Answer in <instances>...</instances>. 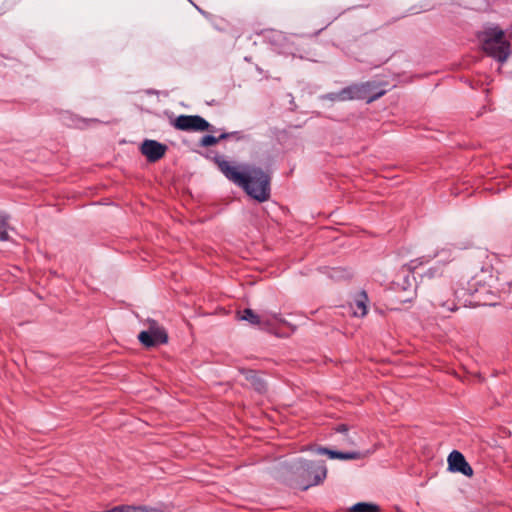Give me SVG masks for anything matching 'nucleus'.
Segmentation results:
<instances>
[{
    "instance_id": "nucleus-1",
    "label": "nucleus",
    "mask_w": 512,
    "mask_h": 512,
    "mask_svg": "<svg viewBox=\"0 0 512 512\" xmlns=\"http://www.w3.org/2000/svg\"><path fill=\"white\" fill-rule=\"evenodd\" d=\"M219 170L234 184L241 187L250 197L258 202H265L270 198V176L259 167L246 166L239 171L231 162L217 158Z\"/></svg>"
},
{
    "instance_id": "nucleus-17",
    "label": "nucleus",
    "mask_w": 512,
    "mask_h": 512,
    "mask_svg": "<svg viewBox=\"0 0 512 512\" xmlns=\"http://www.w3.org/2000/svg\"><path fill=\"white\" fill-rule=\"evenodd\" d=\"M8 223L7 217L0 212V240L8 239Z\"/></svg>"
},
{
    "instance_id": "nucleus-4",
    "label": "nucleus",
    "mask_w": 512,
    "mask_h": 512,
    "mask_svg": "<svg viewBox=\"0 0 512 512\" xmlns=\"http://www.w3.org/2000/svg\"><path fill=\"white\" fill-rule=\"evenodd\" d=\"M511 38L512 33L507 39L505 32L499 27L488 28L479 36L483 51L501 63L505 62L511 53Z\"/></svg>"
},
{
    "instance_id": "nucleus-11",
    "label": "nucleus",
    "mask_w": 512,
    "mask_h": 512,
    "mask_svg": "<svg viewBox=\"0 0 512 512\" xmlns=\"http://www.w3.org/2000/svg\"><path fill=\"white\" fill-rule=\"evenodd\" d=\"M245 380L259 393H263L267 389L264 379L254 370H242Z\"/></svg>"
},
{
    "instance_id": "nucleus-15",
    "label": "nucleus",
    "mask_w": 512,
    "mask_h": 512,
    "mask_svg": "<svg viewBox=\"0 0 512 512\" xmlns=\"http://www.w3.org/2000/svg\"><path fill=\"white\" fill-rule=\"evenodd\" d=\"M379 511H380L379 506L372 504V503H366V502L356 503L349 508V512H379Z\"/></svg>"
},
{
    "instance_id": "nucleus-8",
    "label": "nucleus",
    "mask_w": 512,
    "mask_h": 512,
    "mask_svg": "<svg viewBox=\"0 0 512 512\" xmlns=\"http://www.w3.org/2000/svg\"><path fill=\"white\" fill-rule=\"evenodd\" d=\"M448 468L452 472H459L465 476L471 477L473 469L466 461L465 457L459 451H452L448 456Z\"/></svg>"
},
{
    "instance_id": "nucleus-16",
    "label": "nucleus",
    "mask_w": 512,
    "mask_h": 512,
    "mask_svg": "<svg viewBox=\"0 0 512 512\" xmlns=\"http://www.w3.org/2000/svg\"><path fill=\"white\" fill-rule=\"evenodd\" d=\"M228 136H229V134H227V133H223L219 137H215L212 135H205L201 139V145L203 147H210V146L216 145L221 139H225Z\"/></svg>"
},
{
    "instance_id": "nucleus-14",
    "label": "nucleus",
    "mask_w": 512,
    "mask_h": 512,
    "mask_svg": "<svg viewBox=\"0 0 512 512\" xmlns=\"http://www.w3.org/2000/svg\"><path fill=\"white\" fill-rule=\"evenodd\" d=\"M335 431L344 435L343 442L345 445H347V446H355L356 445L355 436L357 434L356 433H354V435L348 434L349 428L346 424H339L335 428Z\"/></svg>"
},
{
    "instance_id": "nucleus-13",
    "label": "nucleus",
    "mask_w": 512,
    "mask_h": 512,
    "mask_svg": "<svg viewBox=\"0 0 512 512\" xmlns=\"http://www.w3.org/2000/svg\"><path fill=\"white\" fill-rule=\"evenodd\" d=\"M367 303H368V296L365 291L359 292L355 299L354 303L352 305L353 308V314L355 316L363 317L367 314Z\"/></svg>"
},
{
    "instance_id": "nucleus-7",
    "label": "nucleus",
    "mask_w": 512,
    "mask_h": 512,
    "mask_svg": "<svg viewBox=\"0 0 512 512\" xmlns=\"http://www.w3.org/2000/svg\"><path fill=\"white\" fill-rule=\"evenodd\" d=\"M173 125L181 131H206L210 128V124L198 115H180Z\"/></svg>"
},
{
    "instance_id": "nucleus-5",
    "label": "nucleus",
    "mask_w": 512,
    "mask_h": 512,
    "mask_svg": "<svg viewBox=\"0 0 512 512\" xmlns=\"http://www.w3.org/2000/svg\"><path fill=\"white\" fill-rule=\"evenodd\" d=\"M371 87L372 84L370 82L361 85H351L343 88L337 93H331L327 97L332 101H348L367 98L368 102H371L385 94V90H381L373 96H368V92H370Z\"/></svg>"
},
{
    "instance_id": "nucleus-6",
    "label": "nucleus",
    "mask_w": 512,
    "mask_h": 512,
    "mask_svg": "<svg viewBox=\"0 0 512 512\" xmlns=\"http://www.w3.org/2000/svg\"><path fill=\"white\" fill-rule=\"evenodd\" d=\"M146 324L147 329L138 335V340L143 346L151 348L168 342L166 330L157 321L149 319Z\"/></svg>"
},
{
    "instance_id": "nucleus-3",
    "label": "nucleus",
    "mask_w": 512,
    "mask_h": 512,
    "mask_svg": "<svg viewBox=\"0 0 512 512\" xmlns=\"http://www.w3.org/2000/svg\"><path fill=\"white\" fill-rule=\"evenodd\" d=\"M281 475L285 481L294 483L302 490L318 485L327 476V468L324 461H307L298 459L281 467Z\"/></svg>"
},
{
    "instance_id": "nucleus-9",
    "label": "nucleus",
    "mask_w": 512,
    "mask_h": 512,
    "mask_svg": "<svg viewBox=\"0 0 512 512\" xmlns=\"http://www.w3.org/2000/svg\"><path fill=\"white\" fill-rule=\"evenodd\" d=\"M313 451L320 455H327L330 459H339V460H356L363 459L370 455L371 452L365 451H348V452H340L331 450L325 447H315Z\"/></svg>"
},
{
    "instance_id": "nucleus-10",
    "label": "nucleus",
    "mask_w": 512,
    "mask_h": 512,
    "mask_svg": "<svg viewBox=\"0 0 512 512\" xmlns=\"http://www.w3.org/2000/svg\"><path fill=\"white\" fill-rule=\"evenodd\" d=\"M167 150V146L155 140H145L141 145V152L149 162L160 160Z\"/></svg>"
},
{
    "instance_id": "nucleus-12",
    "label": "nucleus",
    "mask_w": 512,
    "mask_h": 512,
    "mask_svg": "<svg viewBox=\"0 0 512 512\" xmlns=\"http://www.w3.org/2000/svg\"><path fill=\"white\" fill-rule=\"evenodd\" d=\"M237 316L240 320L247 321L252 325L260 326L262 324H269L268 319L261 317L260 315L256 314L252 309L249 308H246L243 311H239L237 313Z\"/></svg>"
},
{
    "instance_id": "nucleus-2",
    "label": "nucleus",
    "mask_w": 512,
    "mask_h": 512,
    "mask_svg": "<svg viewBox=\"0 0 512 512\" xmlns=\"http://www.w3.org/2000/svg\"><path fill=\"white\" fill-rule=\"evenodd\" d=\"M448 284V278L445 276V265L437 263L421 275L419 285L427 291L434 306L452 312L457 309L455 302L457 293L452 291Z\"/></svg>"
}]
</instances>
